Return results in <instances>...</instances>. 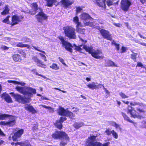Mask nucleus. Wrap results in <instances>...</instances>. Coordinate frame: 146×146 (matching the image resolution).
I'll return each mask as SVG.
<instances>
[{
	"label": "nucleus",
	"instance_id": "obj_24",
	"mask_svg": "<svg viewBox=\"0 0 146 146\" xmlns=\"http://www.w3.org/2000/svg\"><path fill=\"white\" fill-rule=\"evenodd\" d=\"M82 19L86 20L88 19H93V18L88 13H83L81 15Z\"/></svg>",
	"mask_w": 146,
	"mask_h": 146
},
{
	"label": "nucleus",
	"instance_id": "obj_26",
	"mask_svg": "<svg viewBox=\"0 0 146 146\" xmlns=\"http://www.w3.org/2000/svg\"><path fill=\"white\" fill-rule=\"evenodd\" d=\"M25 87H22L19 86H17L15 87V89L20 93L21 94L24 95Z\"/></svg>",
	"mask_w": 146,
	"mask_h": 146
},
{
	"label": "nucleus",
	"instance_id": "obj_61",
	"mask_svg": "<svg viewBox=\"0 0 146 146\" xmlns=\"http://www.w3.org/2000/svg\"><path fill=\"white\" fill-rule=\"evenodd\" d=\"M33 48L34 49H35L36 50H37L38 51H39L40 52H42L43 53H45V52L44 51H43V50H40L37 47H36V46H33Z\"/></svg>",
	"mask_w": 146,
	"mask_h": 146
},
{
	"label": "nucleus",
	"instance_id": "obj_11",
	"mask_svg": "<svg viewBox=\"0 0 146 146\" xmlns=\"http://www.w3.org/2000/svg\"><path fill=\"white\" fill-rule=\"evenodd\" d=\"M100 33L104 38L110 41L112 40L111 35L109 31L104 29H101L100 30Z\"/></svg>",
	"mask_w": 146,
	"mask_h": 146
},
{
	"label": "nucleus",
	"instance_id": "obj_14",
	"mask_svg": "<svg viewBox=\"0 0 146 146\" xmlns=\"http://www.w3.org/2000/svg\"><path fill=\"white\" fill-rule=\"evenodd\" d=\"M60 2L61 5L64 9L69 8L74 2L73 1L69 0H61Z\"/></svg>",
	"mask_w": 146,
	"mask_h": 146
},
{
	"label": "nucleus",
	"instance_id": "obj_51",
	"mask_svg": "<svg viewBox=\"0 0 146 146\" xmlns=\"http://www.w3.org/2000/svg\"><path fill=\"white\" fill-rule=\"evenodd\" d=\"M60 61L62 63V64L65 66H67V65L64 62V60L60 57H59L58 58Z\"/></svg>",
	"mask_w": 146,
	"mask_h": 146
},
{
	"label": "nucleus",
	"instance_id": "obj_62",
	"mask_svg": "<svg viewBox=\"0 0 146 146\" xmlns=\"http://www.w3.org/2000/svg\"><path fill=\"white\" fill-rule=\"evenodd\" d=\"M136 109L137 111H138L140 113H143L145 112L143 109L139 108L138 107Z\"/></svg>",
	"mask_w": 146,
	"mask_h": 146
},
{
	"label": "nucleus",
	"instance_id": "obj_53",
	"mask_svg": "<svg viewBox=\"0 0 146 146\" xmlns=\"http://www.w3.org/2000/svg\"><path fill=\"white\" fill-rule=\"evenodd\" d=\"M38 125L37 124H34L32 127V130L33 131H35L38 129Z\"/></svg>",
	"mask_w": 146,
	"mask_h": 146
},
{
	"label": "nucleus",
	"instance_id": "obj_36",
	"mask_svg": "<svg viewBox=\"0 0 146 146\" xmlns=\"http://www.w3.org/2000/svg\"><path fill=\"white\" fill-rule=\"evenodd\" d=\"M131 52H132L133 53L131 54V58L135 62H136L137 58V55L138 54L137 53L133 52L132 51H131Z\"/></svg>",
	"mask_w": 146,
	"mask_h": 146
},
{
	"label": "nucleus",
	"instance_id": "obj_56",
	"mask_svg": "<svg viewBox=\"0 0 146 146\" xmlns=\"http://www.w3.org/2000/svg\"><path fill=\"white\" fill-rule=\"evenodd\" d=\"M96 136L94 135L91 136L90 137L88 138L90 140L92 141H94L96 138Z\"/></svg>",
	"mask_w": 146,
	"mask_h": 146
},
{
	"label": "nucleus",
	"instance_id": "obj_25",
	"mask_svg": "<svg viewBox=\"0 0 146 146\" xmlns=\"http://www.w3.org/2000/svg\"><path fill=\"white\" fill-rule=\"evenodd\" d=\"M8 117L13 118L15 117L14 116L5 113L0 114V120L6 119Z\"/></svg>",
	"mask_w": 146,
	"mask_h": 146
},
{
	"label": "nucleus",
	"instance_id": "obj_30",
	"mask_svg": "<svg viewBox=\"0 0 146 146\" xmlns=\"http://www.w3.org/2000/svg\"><path fill=\"white\" fill-rule=\"evenodd\" d=\"M16 46L20 48L27 47L28 49L30 48V46L27 44H23L22 42H19L16 45Z\"/></svg>",
	"mask_w": 146,
	"mask_h": 146
},
{
	"label": "nucleus",
	"instance_id": "obj_42",
	"mask_svg": "<svg viewBox=\"0 0 146 146\" xmlns=\"http://www.w3.org/2000/svg\"><path fill=\"white\" fill-rule=\"evenodd\" d=\"M58 38L61 41L62 46L67 42L65 40L64 37L62 36H59Z\"/></svg>",
	"mask_w": 146,
	"mask_h": 146
},
{
	"label": "nucleus",
	"instance_id": "obj_44",
	"mask_svg": "<svg viewBox=\"0 0 146 146\" xmlns=\"http://www.w3.org/2000/svg\"><path fill=\"white\" fill-rule=\"evenodd\" d=\"M31 71L32 72H33L34 74H35L36 75L40 76L44 78V79H45L46 78L45 76H44L43 75H42L41 74H40L36 72V69H33L31 70Z\"/></svg>",
	"mask_w": 146,
	"mask_h": 146
},
{
	"label": "nucleus",
	"instance_id": "obj_9",
	"mask_svg": "<svg viewBox=\"0 0 146 146\" xmlns=\"http://www.w3.org/2000/svg\"><path fill=\"white\" fill-rule=\"evenodd\" d=\"M8 121H2L0 122V125L1 126H7L9 127H13L16 123V118H9Z\"/></svg>",
	"mask_w": 146,
	"mask_h": 146
},
{
	"label": "nucleus",
	"instance_id": "obj_40",
	"mask_svg": "<svg viewBox=\"0 0 146 146\" xmlns=\"http://www.w3.org/2000/svg\"><path fill=\"white\" fill-rule=\"evenodd\" d=\"M41 106L43 108L48 110H49V112L50 113H52L54 112V109L51 107L46 106L44 105H41Z\"/></svg>",
	"mask_w": 146,
	"mask_h": 146
},
{
	"label": "nucleus",
	"instance_id": "obj_35",
	"mask_svg": "<svg viewBox=\"0 0 146 146\" xmlns=\"http://www.w3.org/2000/svg\"><path fill=\"white\" fill-rule=\"evenodd\" d=\"M112 41L111 42V45H114L117 50V51L119 50L120 49V44L119 43H116L115 41L113 40L112 39Z\"/></svg>",
	"mask_w": 146,
	"mask_h": 146
},
{
	"label": "nucleus",
	"instance_id": "obj_31",
	"mask_svg": "<svg viewBox=\"0 0 146 146\" xmlns=\"http://www.w3.org/2000/svg\"><path fill=\"white\" fill-rule=\"evenodd\" d=\"M46 2V5L48 7H52L54 3L56 2V0H45Z\"/></svg>",
	"mask_w": 146,
	"mask_h": 146
},
{
	"label": "nucleus",
	"instance_id": "obj_1",
	"mask_svg": "<svg viewBox=\"0 0 146 146\" xmlns=\"http://www.w3.org/2000/svg\"><path fill=\"white\" fill-rule=\"evenodd\" d=\"M31 8L34 9L33 10H30L29 11L28 13L32 15H35L37 13V11L39 9L40 11L35 15V17L37 21L42 23L44 20L47 21L48 16L43 12V9L40 8L38 7V5L37 3H33L31 4Z\"/></svg>",
	"mask_w": 146,
	"mask_h": 146
},
{
	"label": "nucleus",
	"instance_id": "obj_38",
	"mask_svg": "<svg viewBox=\"0 0 146 146\" xmlns=\"http://www.w3.org/2000/svg\"><path fill=\"white\" fill-rule=\"evenodd\" d=\"M107 64L108 66L109 67L111 66H114L115 67H118V66L115 64V63L114 62L112 61L111 60H109L107 63Z\"/></svg>",
	"mask_w": 146,
	"mask_h": 146
},
{
	"label": "nucleus",
	"instance_id": "obj_41",
	"mask_svg": "<svg viewBox=\"0 0 146 146\" xmlns=\"http://www.w3.org/2000/svg\"><path fill=\"white\" fill-rule=\"evenodd\" d=\"M50 67L55 70H58L59 69V67L58 66L57 64L54 63H53L52 65L50 66Z\"/></svg>",
	"mask_w": 146,
	"mask_h": 146
},
{
	"label": "nucleus",
	"instance_id": "obj_55",
	"mask_svg": "<svg viewBox=\"0 0 146 146\" xmlns=\"http://www.w3.org/2000/svg\"><path fill=\"white\" fill-rule=\"evenodd\" d=\"M136 67H140L143 68H144V66L143 64L140 62H137Z\"/></svg>",
	"mask_w": 146,
	"mask_h": 146
},
{
	"label": "nucleus",
	"instance_id": "obj_22",
	"mask_svg": "<svg viewBox=\"0 0 146 146\" xmlns=\"http://www.w3.org/2000/svg\"><path fill=\"white\" fill-rule=\"evenodd\" d=\"M63 46H64L65 49L71 53L72 52V48L73 47V46L70 43L67 42Z\"/></svg>",
	"mask_w": 146,
	"mask_h": 146
},
{
	"label": "nucleus",
	"instance_id": "obj_18",
	"mask_svg": "<svg viewBox=\"0 0 146 146\" xmlns=\"http://www.w3.org/2000/svg\"><path fill=\"white\" fill-rule=\"evenodd\" d=\"M1 97L7 103H13V101L11 98L8 94L4 93L2 94Z\"/></svg>",
	"mask_w": 146,
	"mask_h": 146
},
{
	"label": "nucleus",
	"instance_id": "obj_19",
	"mask_svg": "<svg viewBox=\"0 0 146 146\" xmlns=\"http://www.w3.org/2000/svg\"><path fill=\"white\" fill-rule=\"evenodd\" d=\"M25 109L32 114H35L37 112L33 107L30 104L26 106L25 107Z\"/></svg>",
	"mask_w": 146,
	"mask_h": 146
},
{
	"label": "nucleus",
	"instance_id": "obj_39",
	"mask_svg": "<svg viewBox=\"0 0 146 146\" xmlns=\"http://www.w3.org/2000/svg\"><path fill=\"white\" fill-rule=\"evenodd\" d=\"M10 17V16L9 15L7 16L5 19L2 20V22L6 24H10L11 22L9 20V18Z\"/></svg>",
	"mask_w": 146,
	"mask_h": 146
},
{
	"label": "nucleus",
	"instance_id": "obj_23",
	"mask_svg": "<svg viewBox=\"0 0 146 146\" xmlns=\"http://www.w3.org/2000/svg\"><path fill=\"white\" fill-rule=\"evenodd\" d=\"M12 57L13 61L15 62H20L22 60L21 55L19 54H13Z\"/></svg>",
	"mask_w": 146,
	"mask_h": 146
},
{
	"label": "nucleus",
	"instance_id": "obj_48",
	"mask_svg": "<svg viewBox=\"0 0 146 146\" xmlns=\"http://www.w3.org/2000/svg\"><path fill=\"white\" fill-rule=\"evenodd\" d=\"M67 119V118L66 117H61L59 119L57 120L60 122V123H62L65 121Z\"/></svg>",
	"mask_w": 146,
	"mask_h": 146
},
{
	"label": "nucleus",
	"instance_id": "obj_6",
	"mask_svg": "<svg viewBox=\"0 0 146 146\" xmlns=\"http://www.w3.org/2000/svg\"><path fill=\"white\" fill-rule=\"evenodd\" d=\"M13 135L12 137V138L13 141H17L18 139L21 137L22 135L24 133V130L23 129H19L16 128L14 129L13 131ZM9 140L11 141V137L10 136L8 138Z\"/></svg>",
	"mask_w": 146,
	"mask_h": 146
},
{
	"label": "nucleus",
	"instance_id": "obj_59",
	"mask_svg": "<svg viewBox=\"0 0 146 146\" xmlns=\"http://www.w3.org/2000/svg\"><path fill=\"white\" fill-rule=\"evenodd\" d=\"M1 48L4 50H7L9 49V48L6 46L3 45L1 46Z\"/></svg>",
	"mask_w": 146,
	"mask_h": 146
},
{
	"label": "nucleus",
	"instance_id": "obj_34",
	"mask_svg": "<svg viewBox=\"0 0 146 146\" xmlns=\"http://www.w3.org/2000/svg\"><path fill=\"white\" fill-rule=\"evenodd\" d=\"M54 125L57 128L60 130L63 127L62 123L57 120H56L55 123L54 124Z\"/></svg>",
	"mask_w": 146,
	"mask_h": 146
},
{
	"label": "nucleus",
	"instance_id": "obj_28",
	"mask_svg": "<svg viewBox=\"0 0 146 146\" xmlns=\"http://www.w3.org/2000/svg\"><path fill=\"white\" fill-rule=\"evenodd\" d=\"M10 9L9 8L8 5H6L5 7V8L2 12L1 13V14L3 16H5L9 13Z\"/></svg>",
	"mask_w": 146,
	"mask_h": 146
},
{
	"label": "nucleus",
	"instance_id": "obj_16",
	"mask_svg": "<svg viewBox=\"0 0 146 146\" xmlns=\"http://www.w3.org/2000/svg\"><path fill=\"white\" fill-rule=\"evenodd\" d=\"M100 86H102L104 89L106 90V89L104 88L103 84H100L98 85H96L94 82H92L91 83H89L87 85V87L88 88L93 90L94 89H96L99 88H101V87H100Z\"/></svg>",
	"mask_w": 146,
	"mask_h": 146
},
{
	"label": "nucleus",
	"instance_id": "obj_57",
	"mask_svg": "<svg viewBox=\"0 0 146 146\" xmlns=\"http://www.w3.org/2000/svg\"><path fill=\"white\" fill-rule=\"evenodd\" d=\"M67 144V142L62 141L60 142V146H65V145H66Z\"/></svg>",
	"mask_w": 146,
	"mask_h": 146
},
{
	"label": "nucleus",
	"instance_id": "obj_15",
	"mask_svg": "<svg viewBox=\"0 0 146 146\" xmlns=\"http://www.w3.org/2000/svg\"><path fill=\"white\" fill-rule=\"evenodd\" d=\"M102 54V51L100 50L97 49L94 52L92 51L91 54L92 57L96 59H103L104 58L103 56H100L99 55Z\"/></svg>",
	"mask_w": 146,
	"mask_h": 146
},
{
	"label": "nucleus",
	"instance_id": "obj_10",
	"mask_svg": "<svg viewBox=\"0 0 146 146\" xmlns=\"http://www.w3.org/2000/svg\"><path fill=\"white\" fill-rule=\"evenodd\" d=\"M24 17L22 15L18 16L16 15H13L11 17V22L10 23L11 26H13L22 21L24 19Z\"/></svg>",
	"mask_w": 146,
	"mask_h": 146
},
{
	"label": "nucleus",
	"instance_id": "obj_12",
	"mask_svg": "<svg viewBox=\"0 0 146 146\" xmlns=\"http://www.w3.org/2000/svg\"><path fill=\"white\" fill-rule=\"evenodd\" d=\"M24 95H27L29 96L32 97L33 94L36 93V90L31 87L25 86Z\"/></svg>",
	"mask_w": 146,
	"mask_h": 146
},
{
	"label": "nucleus",
	"instance_id": "obj_43",
	"mask_svg": "<svg viewBox=\"0 0 146 146\" xmlns=\"http://www.w3.org/2000/svg\"><path fill=\"white\" fill-rule=\"evenodd\" d=\"M73 45L75 47L74 50L76 51H80L82 50V49L80 47L82 46V45H80L79 46H77L76 44H74Z\"/></svg>",
	"mask_w": 146,
	"mask_h": 146
},
{
	"label": "nucleus",
	"instance_id": "obj_2",
	"mask_svg": "<svg viewBox=\"0 0 146 146\" xmlns=\"http://www.w3.org/2000/svg\"><path fill=\"white\" fill-rule=\"evenodd\" d=\"M130 104L131 106H128L127 107V113H129L131 115V117L134 118H138L139 116L136 113V112L134 110V108L131 106H138L141 107H143L144 105L143 104L139 102H131Z\"/></svg>",
	"mask_w": 146,
	"mask_h": 146
},
{
	"label": "nucleus",
	"instance_id": "obj_21",
	"mask_svg": "<svg viewBox=\"0 0 146 146\" xmlns=\"http://www.w3.org/2000/svg\"><path fill=\"white\" fill-rule=\"evenodd\" d=\"M18 145H20V146H32L28 140L25 142L15 143V146H16Z\"/></svg>",
	"mask_w": 146,
	"mask_h": 146
},
{
	"label": "nucleus",
	"instance_id": "obj_45",
	"mask_svg": "<svg viewBox=\"0 0 146 146\" xmlns=\"http://www.w3.org/2000/svg\"><path fill=\"white\" fill-rule=\"evenodd\" d=\"M17 52L18 53L22 55L24 57H25L26 55V53L22 49H19L17 50Z\"/></svg>",
	"mask_w": 146,
	"mask_h": 146
},
{
	"label": "nucleus",
	"instance_id": "obj_54",
	"mask_svg": "<svg viewBox=\"0 0 146 146\" xmlns=\"http://www.w3.org/2000/svg\"><path fill=\"white\" fill-rule=\"evenodd\" d=\"M82 10V9L80 7H76V14H78L80 13Z\"/></svg>",
	"mask_w": 146,
	"mask_h": 146
},
{
	"label": "nucleus",
	"instance_id": "obj_33",
	"mask_svg": "<svg viewBox=\"0 0 146 146\" xmlns=\"http://www.w3.org/2000/svg\"><path fill=\"white\" fill-rule=\"evenodd\" d=\"M121 114L122 116L123 117L124 119L125 120H126L131 123H133V121L130 119L126 115L125 113L121 112Z\"/></svg>",
	"mask_w": 146,
	"mask_h": 146
},
{
	"label": "nucleus",
	"instance_id": "obj_8",
	"mask_svg": "<svg viewBox=\"0 0 146 146\" xmlns=\"http://www.w3.org/2000/svg\"><path fill=\"white\" fill-rule=\"evenodd\" d=\"M131 3L130 0H121L120 2V8L124 12L128 11L129 9Z\"/></svg>",
	"mask_w": 146,
	"mask_h": 146
},
{
	"label": "nucleus",
	"instance_id": "obj_4",
	"mask_svg": "<svg viewBox=\"0 0 146 146\" xmlns=\"http://www.w3.org/2000/svg\"><path fill=\"white\" fill-rule=\"evenodd\" d=\"M52 138L54 139L60 140L64 139L66 141H69L70 138L68 134L64 131L56 130L52 135Z\"/></svg>",
	"mask_w": 146,
	"mask_h": 146
},
{
	"label": "nucleus",
	"instance_id": "obj_13",
	"mask_svg": "<svg viewBox=\"0 0 146 146\" xmlns=\"http://www.w3.org/2000/svg\"><path fill=\"white\" fill-rule=\"evenodd\" d=\"M32 59L35 62L37 65L42 68H46V65L41 60L38 59L36 56H34L33 57Z\"/></svg>",
	"mask_w": 146,
	"mask_h": 146
},
{
	"label": "nucleus",
	"instance_id": "obj_17",
	"mask_svg": "<svg viewBox=\"0 0 146 146\" xmlns=\"http://www.w3.org/2000/svg\"><path fill=\"white\" fill-rule=\"evenodd\" d=\"M82 24L79 25H76V32L78 33L85 35V34L86 29L85 28H82Z\"/></svg>",
	"mask_w": 146,
	"mask_h": 146
},
{
	"label": "nucleus",
	"instance_id": "obj_32",
	"mask_svg": "<svg viewBox=\"0 0 146 146\" xmlns=\"http://www.w3.org/2000/svg\"><path fill=\"white\" fill-rule=\"evenodd\" d=\"M102 145L101 143L100 142L90 141L88 143L87 146H101Z\"/></svg>",
	"mask_w": 146,
	"mask_h": 146
},
{
	"label": "nucleus",
	"instance_id": "obj_49",
	"mask_svg": "<svg viewBox=\"0 0 146 146\" xmlns=\"http://www.w3.org/2000/svg\"><path fill=\"white\" fill-rule=\"evenodd\" d=\"M84 24L85 26H89L90 27H92L93 25L92 23L90 21H88L84 23Z\"/></svg>",
	"mask_w": 146,
	"mask_h": 146
},
{
	"label": "nucleus",
	"instance_id": "obj_64",
	"mask_svg": "<svg viewBox=\"0 0 146 146\" xmlns=\"http://www.w3.org/2000/svg\"><path fill=\"white\" fill-rule=\"evenodd\" d=\"M54 89L55 90H58L64 93H67L66 91L63 90H61L60 89L58 88H54Z\"/></svg>",
	"mask_w": 146,
	"mask_h": 146
},
{
	"label": "nucleus",
	"instance_id": "obj_63",
	"mask_svg": "<svg viewBox=\"0 0 146 146\" xmlns=\"http://www.w3.org/2000/svg\"><path fill=\"white\" fill-rule=\"evenodd\" d=\"M39 54L40 55V56L44 58V60L45 61H47L46 57L44 55L41 53H39Z\"/></svg>",
	"mask_w": 146,
	"mask_h": 146
},
{
	"label": "nucleus",
	"instance_id": "obj_52",
	"mask_svg": "<svg viewBox=\"0 0 146 146\" xmlns=\"http://www.w3.org/2000/svg\"><path fill=\"white\" fill-rule=\"evenodd\" d=\"M121 53H124L127 50V48L126 47L124 46H122L121 48Z\"/></svg>",
	"mask_w": 146,
	"mask_h": 146
},
{
	"label": "nucleus",
	"instance_id": "obj_5",
	"mask_svg": "<svg viewBox=\"0 0 146 146\" xmlns=\"http://www.w3.org/2000/svg\"><path fill=\"white\" fill-rule=\"evenodd\" d=\"M64 33L67 37L69 39H75L76 38L75 29L70 26H67L63 27Z\"/></svg>",
	"mask_w": 146,
	"mask_h": 146
},
{
	"label": "nucleus",
	"instance_id": "obj_20",
	"mask_svg": "<svg viewBox=\"0 0 146 146\" xmlns=\"http://www.w3.org/2000/svg\"><path fill=\"white\" fill-rule=\"evenodd\" d=\"M95 1L98 6L101 7L106 8V0H102V1L101 0H95Z\"/></svg>",
	"mask_w": 146,
	"mask_h": 146
},
{
	"label": "nucleus",
	"instance_id": "obj_46",
	"mask_svg": "<svg viewBox=\"0 0 146 146\" xmlns=\"http://www.w3.org/2000/svg\"><path fill=\"white\" fill-rule=\"evenodd\" d=\"M82 126V125L81 123H75L73 125L74 127L76 129H78Z\"/></svg>",
	"mask_w": 146,
	"mask_h": 146
},
{
	"label": "nucleus",
	"instance_id": "obj_7",
	"mask_svg": "<svg viewBox=\"0 0 146 146\" xmlns=\"http://www.w3.org/2000/svg\"><path fill=\"white\" fill-rule=\"evenodd\" d=\"M57 113L59 115L68 117L70 118H72L74 116L72 112L65 109L60 106H59L57 110Z\"/></svg>",
	"mask_w": 146,
	"mask_h": 146
},
{
	"label": "nucleus",
	"instance_id": "obj_3",
	"mask_svg": "<svg viewBox=\"0 0 146 146\" xmlns=\"http://www.w3.org/2000/svg\"><path fill=\"white\" fill-rule=\"evenodd\" d=\"M10 94L15 100V101L19 103L25 104L29 103L31 100L30 98L23 96L21 94H15L13 92H11Z\"/></svg>",
	"mask_w": 146,
	"mask_h": 146
},
{
	"label": "nucleus",
	"instance_id": "obj_27",
	"mask_svg": "<svg viewBox=\"0 0 146 146\" xmlns=\"http://www.w3.org/2000/svg\"><path fill=\"white\" fill-rule=\"evenodd\" d=\"M115 0H107L106 1V3L107 5L110 7L112 5H118L119 2V0H117L115 2L113 3Z\"/></svg>",
	"mask_w": 146,
	"mask_h": 146
},
{
	"label": "nucleus",
	"instance_id": "obj_37",
	"mask_svg": "<svg viewBox=\"0 0 146 146\" xmlns=\"http://www.w3.org/2000/svg\"><path fill=\"white\" fill-rule=\"evenodd\" d=\"M73 21L76 24V25H79L82 24L81 22L79 21L78 17L77 16H75L74 17Z\"/></svg>",
	"mask_w": 146,
	"mask_h": 146
},
{
	"label": "nucleus",
	"instance_id": "obj_29",
	"mask_svg": "<svg viewBox=\"0 0 146 146\" xmlns=\"http://www.w3.org/2000/svg\"><path fill=\"white\" fill-rule=\"evenodd\" d=\"M83 48L86 52H88L90 54L93 51V48L92 47H90L86 44H84L83 45Z\"/></svg>",
	"mask_w": 146,
	"mask_h": 146
},
{
	"label": "nucleus",
	"instance_id": "obj_60",
	"mask_svg": "<svg viewBox=\"0 0 146 146\" xmlns=\"http://www.w3.org/2000/svg\"><path fill=\"white\" fill-rule=\"evenodd\" d=\"M105 132L106 133V134L109 135L111 133V131H110L109 129H107L105 131Z\"/></svg>",
	"mask_w": 146,
	"mask_h": 146
},
{
	"label": "nucleus",
	"instance_id": "obj_58",
	"mask_svg": "<svg viewBox=\"0 0 146 146\" xmlns=\"http://www.w3.org/2000/svg\"><path fill=\"white\" fill-rule=\"evenodd\" d=\"M135 42L136 43L138 44H141V45L146 46V44L145 43L141 42L140 41L138 40H136V41Z\"/></svg>",
	"mask_w": 146,
	"mask_h": 146
},
{
	"label": "nucleus",
	"instance_id": "obj_47",
	"mask_svg": "<svg viewBox=\"0 0 146 146\" xmlns=\"http://www.w3.org/2000/svg\"><path fill=\"white\" fill-rule=\"evenodd\" d=\"M119 95L122 99H125L129 97L128 96H127L124 93L121 92L119 93Z\"/></svg>",
	"mask_w": 146,
	"mask_h": 146
},
{
	"label": "nucleus",
	"instance_id": "obj_50",
	"mask_svg": "<svg viewBox=\"0 0 146 146\" xmlns=\"http://www.w3.org/2000/svg\"><path fill=\"white\" fill-rule=\"evenodd\" d=\"M111 133L113 137L115 139H117L118 138V136L117 133L114 131V130H113L111 131Z\"/></svg>",
	"mask_w": 146,
	"mask_h": 146
}]
</instances>
